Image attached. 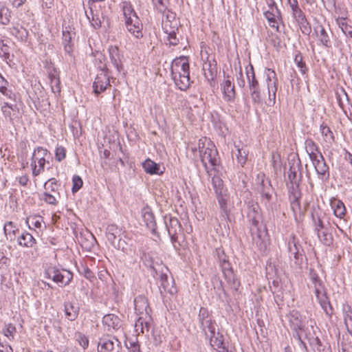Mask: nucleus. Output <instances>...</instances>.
<instances>
[{"instance_id":"obj_1","label":"nucleus","mask_w":352,"mask_h":352,"mask_svg":"<svg viewBox=\"0 0 352 352\" xmlns=\"http://www.w3.org/2000/svg\"><path fill=\"white\" fill-rule=\"evenodd\" d=\"M190 67L188 57L175 58L171 64L170 72L175 85L182 91H186L190 85Z\"/></svg>"},{"instance_id":"obj_2","label":"nucleus","mask_w":352,"mask_h":352,"mask_svg":"<svg viewBox=\"0 0 352 352\" xmlns=\"http://www.w3.org/2000/svg\"><path fill=\"white\" fill-rule=\"evenodd\" d=\"M246 77L248 82V87L252 101L255 105H261L265 104L267 101V91L261 90L258 81L256 80L254 67L250 65V68H246Z\"/></svg>"},{"instance_id":"obj_3","label":"nucleus","mask_w":352,"mask_h":352,"mask_svg":"<svg viewBox=\"0 0 352 352\" xmlns=\"http://www.w3.org/2000/svg\"><path fill=\"white\" fill-rule=\"evenodd\" d=\"M248 209V210L247 217L249 221L251 223V225L254 226L256 230V236H254L253 228H251L253 240L261 250H265L266 248V243L263 240H261V235L258 229V225L261 219L260 206L257 203L249 202Z\"/></svg>"},{"instance_id":"obj_4","label":"nucleus","mask_w":352,"mask_h":352,"mask_svg":"<svg viewBox=\"0 0 352 352\" xmlns=\"http://www.w3.org/2000/svg\"><path fill=\"white\" fill-rule=\"evenodd\" d=\"M200 159L206 172L216 170L220 164L218 151L212 142L208 141L206 150L201 151Z\"/></svg>"},{"instance_id":"obj_5","label":"nucleus","mask_w":352,"mask_h":352,"mask_svg":"<svg viewBox=\"0 0 352 352\" xmlns=\"http://www.w3.org/2000/svg\"><path fill=\"white\" fill-rule=\"evenodd\" d=\"M45 276L50 279H52L56 283L60 285V286L68 285L73 278V274L69 270H59L58 268L50 266L45 272Z\"/></svg>"},{"instance_id":"obj_6","label":"nucleus","mask_w":352,"mask_h":352,"mask_svg":"<svg viewBox=\"0 0 352 352\" xmlns=\"http://www.w3.org/2000/svg\"><path fill=\"white\" fill-rule=\"evenodd\" d=\"M164 223L174 249L179 252L181 244L178 241L177 235L182 233L180 222L177 218L170 217L168 221L165 218Z\"/></svg>"},{"instance_id":"obj_7","label":"nucleus","mask_w":352,"mask_h":352,"mask_svg":"<svg viewBox=\"0 0 352 352\" xmlns=\"http://www.w3.org/2000/svg\"><path fill=\"white\" fill-rule=\"evenodd\" d=\"M265 74L267 90V101L265 102V104L270 107L275 104L278 78L276 72L272 69H266Z\"/></svg>"},{"instance_id":"obj_8","label":"nucleus","mask_w":352,"mask_h":352,"mask_svg":"<svg viewBox=\"0 0 352 352\" xmlns=\"http://www.w3.org/2000/svg\"><path fill=\"white\" fill-rule=\"evenodd\" d=\"M257 189L261 197L266 203L271 201L273 192V188L271 181L267 178L263 173H259L256 178Z\"/></svg>"},{"instance_id":"obj_9","label":"nucleus","mask_w":352,"mask_h":352,"mask_svg":"<svg viewBox=\"0 0 352 352\" xmlns=\"http://www.w3.org/2000/svg\"><path fill=\"white\" fill-rule=\"evenodd\" d=\"M120 342L115 337L105 336L100 338L98 344V352H120Z\"/></svg>"},{"instance_id":"obj_10","label":"nucleus","mask_w":352,"mask_h":352,"mask_svg":"<svg viewBox=\"0 0 352 352\" xmlns=\"http://www.w3.org/2000/svg\"><path fill=\"white\" fill-rule=\"evenodd\" d=\"M100 73L98 74L93 83L94 94L98 96L104 91L108 86H110L109 78L107 73V68L106 65L100 66Z\"/></svg>"},{"instance_id":"obj_11","label":"nucleus","mask_w":352,"mask_h":352,"mask_svg":"<svg viewBox=\"0 0 352 352\" xmlns=\"http://www.w3.org/2000/svg\"><path fill=\"white\" fill-rule=\"evenodd\" d=\"M154 272L155 274L153 275L154 276H159L160 277V290L161 294H162L163 292L171 294L176 292V288L174 287V280L173 278H168L166 272H164L162 270H161L160 272H158V271L156 269H154Z\"/></svg>"},{"instance_id":"obj_12","label":"nucleus","mask_w":352,"mask_h":352,"mask_svg":"<svg viewBox=\"0 0 352 352\" xmlns=\"http://www.w3.org/2000/svg\"><path fill=\"white\" fill-rule=\"evenodd\" d=\"M305 319L299 311L292 310L289 315L291 328L295 331H302L305 333L309 328L305 327Z\"/></svg>"},{"instance_id":"obj_13","label":"nucleus","mask_w":352,"mask_h":352,"mask_svg":"<svg viewBox=\"0 0 352 352\" xmlns=\"http://www.w3.org/2000/svg\"><path fill=\"white\" fill-rule=\"evenodd\" d=\"M269 8L270 10L265 12L264 15L269 22V25L276 28V31L279 32L278 21L279 20L278 16L280 12L273 0L269 3Z\"/></svg>"},{"instance_id":"obj_14","label":"nucleus","mask_w":352,"mask_h":352,"mask_svg":"<svg viewBox=\"0 0 352 352\" xmlns=\"http://www.w3.org/2000/svg\"><path fill=\"white\" fill-rule=\"evenodd\" d=\"M221 89L224 100L227 102H233L236 98L235 87L229 76H227L221 84Z\"/></svg>"},{"instance_id":"obj_15","label":"nucleus","mask_w":352,"mask_h":352,"mask_svg":"<svg viewBox=\"0 0 352 352\" xmlns=\"http://www.w3.org/2000/svg\"><path fill=\"white\" fill-rule=\"evenodd\" d=\"M125 25L127 30L137 38L143 36L142 32V23L138 16L129 17L128 19L125 20Z\"/></svg>"},{"instance_id":"obj_16","label":"nucleus","mask_w":352,"mask_h":352,"mask_svg":"<svg viewBox=\"0 0 352 352\" xmlns=\"http://www.w3.org/2000/svg\"><path fill=\"white\" fill-rule=\"evenodd\" d=\"M300 184H288L289 199L293 210L300 208V199L301 198Z\"/></svg>"},{"instance_id":"obj_17","label":"nucleus","mask_w":352,"mask_h":352,"mask_svg":"<svg viewBox=\"0 0 352 352\" xmlns=\"http://www.w3.org/2000/svg\"><path fill=\"white\" fill-rule=\"evenodd\" d=\"M135 310L138 314L146 315L150 317L151 309L149 307L147 298L143 296L140 295L134 299Z\"/></svg>"},{"instance_id":"obj_18","label":"nucleus","mask_w":352,"mask_h":352,"mask_svg":"<svg viewBox=\"0 0 352 352\" xmlns=\"http://www.w3.org/2000/svg\"><path fill=\"white\" fill-rule=\"evenodd\" d=\"M305 148L311 160H316V157H320L321 160H323V155L320 153L318 146L311 138H307L305 140Z\"/></svg>"},{"instance_id":"obj_19","label":"nucleus","mask_w":352,"mask_h":352,"mask_svg":"<svg viewBox=\"0 0 352 352\" xmlns=\"http://www.w3.org/2000/svg\"><path fill=\"white\" fill-rule=\"evenodd\" d=\"M162 29L164 33L167 34L169 44L173 46L177 45L179 42V38L177 37V32H178L177 24L170 25V24L164 23L162 25Z\"/></svg>"},{"instance_id":"obj_20","label":"nucleus","mask_w":352,"mask_h":352,"mask_svg":"<svg viewBox=\"0 0 352 352\" xmlns=\"http://www.w3.org/2000/svg\"><path fill=\"white\" fill-rule=\"evenodd\" d=\"M318 237L320 242L326 245L331 246L333 243V238L331 234V226H327L324 229H321L316 231Z\"/></svg>"},{"instance_id":"obj_21","label":"nucleus","mask_w":352,"mask_h":352,"mask_svg":"<svg viewBox=\"0 0 352 352\" xmlns=\"http://www.w3.org/2000/svg\"><path fill=\"white\" fill-rule=\"evenodd\" d=\"M313 322L311 321L310 327L311 330L309 329L305 333V338L308 340L309 344L314 347H316L318 352H322L321 346H322V343L319 339V338L316 335V331L314 330V326L312 324Z\"/></svg>"},{"instance_id":"obj_22","label":"nucleus","mask_w":352,"mask_h":352,"mask_svg":"<svg viewBox=\"0 0 352 352\" xmlns=\"http://www.w3.org/2000/svg\"><path fill=\"white\" fill-rule=\"evenodd\" d=\"M300 162L298 164L290 166L288 171L289 184H300L302 181V173L300 170Z\"/></svg>"},{"instance_id":"obj_23","label":"nucleus","mask_w":352,"mask_h":352,"mask_svg":"<svg viewBox=\"0 0 352 352\" xmlns=\"http://www.w3.org/2000/svg\"><path fill=\"white\" fill-rule=\"evenodd\" d=\"M142 218L146 227L152 232V233L155 234L157 225L154 214L149 208H144L142 210Z\"/></svg>"},{"instance_id":"obj_24","label":"nucleus","mask_w":352,"mask_h":352,"mask_svg":"<svg viewBox=\"0 0 352 352\" xmlns=\"http://www.w3.org/2000/svg\"><path fill=\"white\" fill-rule=\"evenodd\" d=\"M64 311L65 316L70 321L75 320L79 314V307L73 302H65L64 303Z\"/></svg>"},{"instance_id":"obj_25","label":"nucleus","mask_w":352,"mask_h":352,"mask_svg":"<svg viewBox=\"0 0 352 352\" xmlns=\"http://www.w3.org/2000/svg\"><path fill=\"white\" fill-rule=\"evenodd\" d=\"M311 161L312 162L313 165L314 166L316 173L319 175L322 176V178L325 177L326 175L327 178L329 177V166L327 164L324 157L323 160H321L320 157H316V160Z\"/></svg>"},{"instance_id":"obj_26","label":"nucleus","mask_w":352,"mask_h":352,"mask_svg":"<svg viewBox=\"0 0 352 352\" xmlns=\"http://www.w3.org/2000/svg\"><path fill=\"white\" fill-rule=\"evenodd\" d=\"M203 70L205 77L208 80H213L217 73V62L213 59L208 60L203 64Z\"/></svg>"},{"instance_id":"obj_27","label":"nucleus","mask_w":352,"mask_h":352,"mask_svg":"<svg viewBox=\"0 0 352 352\" xmlns=\"http://www.w3.org/2000/svg\"><path fill=\"white\" fill-rule=\"evenodd\" d=\"M122 234V228L114 224L109 225L106 229V236L109 242L112 244L121 237Z\"/></svg>"},{"instance_id":"obj_28","label":"nucleus","mask_w":352,"mask_h":352,"mask_svg":"<svg viewBox=\"0 0 352 352\" xmlns=\"http://www.w3.org/2000/svg\"><path fill=\"white\" fill-rule=\"evenodd\" d=\"M289 252L290 254V257L292 256L294 258V263L298 266L301 267L303 263V254L300 251V245H298L296 243H293V245L291 243H289Z\"/></svg>"},{"instance_id":"obj_29","label":"nucleus","mask_w":352,"mask_h":352,"mask_svg":"<svg viewBox=\"0 0 352 352\" xmlns=\"http://www.w3.org/2000/svg\"><path fill=\"white\" fill-rule=\"evenodd\" d=\"M311 219L315 226V231H318L321 229H324L327 226H329L330 223L324 222V215H322V212L320 210H314L311 213Z\"/></svg>"},{"instance_id":"obj_30","label":"nucleus","mask_w":352,"mask_h":352,"mask_svg":"<svg viewBox=\"0 0 352 352\" xmlns=\"http://www.w3.org/2000/svg\"><path fill=\"white\" fill-rule=\"evenodd\" d=\"M216 197L219 205L222 217L225 219H229L230 210L228 208V196L227 193L216 195Z\"/></svg>"},{"instance_id":"obj_31","label":"nucleus","mask_w":352,"mask_h":352,"mask_svg":"<svg viewBox=\"0 0 352 352\" xmlns=\"http://www.w3.org/2000/svg\"><path fill=\"white\" fill-rule=\"evenodd\" d=\"M315 32L317 34V36L322 45L327 48L331 47V41L329 34L327 32L323 26L319 25L315 28Z\"/></svg>"},{"instance_id":"obj_32","label":"nucleus","mask_w":352,"mask_h":352,"mask_svg":"<svg viewBox=\"0 0 352 352\" xmlns=\"http://www.w3.org/2000/svg\"><path fill=\"white\" fill-rule=\"evenodd\" d=\"M102 323L109 329H118L121 327L120 318L113 314L105 315L102 318Z\"/></svg>"},{"instance_id":"obj_33","label":"nucleus","mask_w":352,"mask_h":352,"mask_svg":"<svg viewBox=\"0 0 352 352\" xmlns=\"http://www.w3.org/2000/svg\"><path fill=\"white\" fill-rule=\"evenodd\" d=\"M45 163V159H38L36 157H32V162L30 166L32 169L33 176H38L44 170Z\"/></svg>"},{"instance_id":"obj_34","label":"nucleus","mask_w":352,"mask_h":352,"mask_svg":"<svg viewBox=\"0 0 352 352\" xmlns=\"http://www.w3.org/2000/svg\"><path fill=\"white\" fill-rule=\"evenodd\" d=\"M18 244L23 247L33 248L36 243V239L28 232H23L17 239Z\"/></svg>"},{"instance_id":"obj_35","label":"nucleus","mask_w":352,"mask_h":352,"mask_svg":"<svg viewBox=\"0 0 352 352\" xmlns=\"http://www.w3.org/2000/svg\"><path fill=\"white\" fill-rule=\"evenodd\" d=\"M210 340V344L214 349L218 350L219 352L225 350L223 336L219 332L215 333L214 336L207 337Z\"/></svg>"},{"instance_id":"obj_36","label":"nucleus","mask_w":352,"mask_h":352,"mask_svg":"<svg viewBox=\"0 0 352 352\" xmlns=\"http://www.w3.org/2000/svg\"><path fill=\"white\" fill-rule=\"evenodd\" d=\"M72 35L69 31H63V45L66 54L72 55L74 43L72 42Z\"/></svg>"},{"instance_id":"obj_37","label":"nucleus","mask_w":352,"mask_h":352,"mask_svg":"<svg viewBox=\"0 0 352 352\" xmlns=\"http://www.w3.org/2000/svg\"><path fill=\"white\" fill-rule=\"evenodd\" d=\"M3 231L7 239L13 241L15 239L16 234L19 233V230L12 221H8L4 225Z\"/></svg>"},{"instance_id":"obj_38","label":"nucleus","mask_w":352,"mask_h":352,"mask_svg":"<svg viewBox=\"0 0 352 352\" xmlns=\"http://www.w3.org/2000/svg\"><path fill=\"white\" fill-rule=\"evenodd\" d=\"M17 111H19V109L16 103L5 102L1 107V111L4 117L6 119H8L10 122H12L13 120L12 116L14 113H12V112H15Z\"/></svg>"},{"instance_id":"obj_39","label":"nucleus","mask_w":352,"mask_h":352,"mask_svg":"<svg viewBox=\"0 0 352 352\" xmlns=\"http://www.w3.org/2000/svg\"><path fill=\"white\" fill-rule=\"evenodd\" d=\"M142 166L145 172L151 175H162L163 173V171L160 170V165L150 159L146 160L143 162Z\"/></svg>"},{"instance_id":"obj_40","label":"nucleus","mask_w":352,"mask_h":352,"mask_svg":"<svg viewBox=\"0 0 352 352\" xmlns=\"http://www.w3.org/2000/svg\"><path fill=\"white\" fill-rule=\"evenodd\" d=\"M109 58L112 64L115 66L118 72L120 71L121 65L119 55V50L116 46H110L109 47Z\"/></svg>"},{"instance_id":"obj_41","label":"nucleus","mask_w":352,"mask_h":352,"mask_svg":"<svg viewBox=\"0 0 352 352\" xmlns=\"http://www.w3.org/2000/svg\"><path fill=\"white\" fill-rule=\"evenodd\" d=\"M325 314L331 317L333 313V309L331 305L327 294H323L318 299H317Z\"/></svg>"},{"instance_id":"obj_42","label":"nucleus","mask_w":352,"mask_h":352,"mask_svg":"<svg viewBox=\"0 0 352 352\" xmlns=\"http://www.w3.org/2000/svg\"><path fill=\"white\" fill-rule=\"evenodd\" d=\"M235 148H236V153H235V155L236 157L237 162L241 166H243L247 162L249 151L246 146H242L240 148L239 145H236Z\"/></svg>"},{"instance_id":"obj_43","label":"nucleus","mask_w":352,"mask_h":352,"mask_svg":"<svg viewBox=\"0 0 352 352\" xmlns=\"http://www.w3.org/2000/svg\"><path fill=\"white\" fill-rule=\"evenodd\" d=\"M215 327L216 322L213 318L212 319H210V320L205 322V323L200 326L202 331L204 332L206 338L209 336L212 337L215 335Z\"/></svg>"},{"instance_id":"obj_44","label":"nucleus","mask_w":352,"mask_h":352,"mask_svg":"<svg viewBox=\"0 0 352 352\" xmlns=\"http://www.w3.org/2000/svg\"><path fill=\"white\" fill-rule=\"evenodd\" d=\"M212 184L216 195L227 193V190L223 186V182L219 176L214 175L212 177Z\"/></svg>"},{"instance_id":"obj_45","label":"nucleus","mask_w":352,"mask_h":352,"mask_svg":"<svg viewBox=\"0 0 352 352\" xmlns=\"http://www.w3.org/2000/svg\"><path fill=\"white\" fill-rule=\"evenodd\" d=\"M295 21L298 23L302 33L305 35H309L311 32V25L307 21L305 14L295 19Z\"/></svg>"},{"instance_id":"obj_46","label":"nucleus","mask_w":352,"mask_h":352,"mask_svg":"<svg viewBox=\"0 0 352 352\" xmlns=\"http://www.w3.org/2000/svg\"><path fill=\"white\" fill-rule=\"evenodd\" d=\"M0 56L8 64L12 61L10 56V47L3 40H0Z\"/></svg>"},{"instance_id":"obj_47","label":"nucleus","mask_w":352,"mask_h":352,"mask_svg":"<svg viewBox=\"0 0 352 352\" xmlns=\"http://www.w3.org/2000/svg\"><path fill=\"white\" fill-rule=\"evenodd\" d=\"M320 129L324 140L327 143L331 144L334 142V135L330 128L322 123L320 124Z\"/></svg>"},{"instance_id":"obj_48","label":"nucleus","mask_w":352,"mask_h":352,"mask_svg":"<svg viewBox=\"0 0 352 352\" xmlns=\"http://www.w3.org/2000/svg\"><path fill=\"white\" fill-rule=\"evenodd\" d=\"M287 2L292 10V16L294 19L305 15L304 12L298 5V0H287Z\"/></svg>"},{"instance_id":"obj_49","label":"nucleus","mask_w":352,"mask_h":352,"mask_svg":"<svg viewBox=\"0 0 352 352\" xmlns=\"http://www.w3.org/2000/svg\"><path fill=\"white\" fill-rule=\"evenodd\" d=\"M12 34L15 36L20 41H25L28 38V32L27 30L23 27H16L12 30Z\"/></svg>"},{"instance_id":"obj_50","label":"nucleus","mask_w":352,"mask_h":352,"mask_svg":"<svg viewBox=\"0 0 352 352\" xmlns=\"http://www.w3.org/2000/svg\"><path fill=\"white\" fill-rule=\"evenodd\" d=\"M332 207L333 208L334 214L336 217L342 218L345 214L346 209L342 201H338L336 203H333Z\"/></svg>"},{"instance_id":"obj_51","label":"nucleus","mask_w":352,"mask_h":352,"mask_svg":"<svg viewBox=\"0 0 352 352\" xmlns=\"http://www.w3.org/2000/svg\"><path fill=\"white\" fill-rule=\"evenodd\" d=\"M212 318L207 308L203 307L200 308L198 315L200 326Z\"/></svg>"},{"instance_id":"obj_52","label":"nucleus","mask_w":352,"mask_h":352,"mask_svg":"<svg viewBox=\"0 0 352 352\" xmlns=\"http://www.w3.org/2000/svg\"><path fill=\"white\" fill-rule=\"evenodd\" d=\"M122 10L125 20L128 19L129 17L132 18L134 16H138L136 12L134 11L130 3H124L122 7Z\"/></svg>"},{"instance_id":"obj_53","label":"nucleus","mask_w":352,"mask_h":352,"mask_svg":"<svg viewBox=\"0 0 352 352\" xmlns=\"http://www.w3.org/2000/svg\"><path fill=\"white\" fill-rule=\"evenodd\" d=\"M294 62L298 67L300 68V72L302 74H305L307 71V68L306 67L305 63L303 61L302 56L300 53H298L296 55Z\"/></svg>"},{"instance_id":"obj_54","label":"nucleus","mask_w":352,"mask_h":352,"mask_svg":"<svg viewBox=\"0 0 352 352\" xmlns=\"http://www.w3.org/2000/svg\"><path fill=\"white\" fill-rule=\"evenodd\" d=\"M223 274L224 278H230L231 273L233 272L232 268L228 260L219 264Z\"/></svg>"},{"instance_id":"obj_55","label":"nucleus","mask_w":352,"mask_h":352,"mask_svg":"<svg viewBox=\"0 0 352 352\" xmlns=\"http://www.w3.org/2000/svg\"><path fill=\"white\" fill-rule=\"evenodd\" d=\"M225 279L227 280L228 285L232 289H234L235 291H238L241 283L240 281L236 278L234 272L231 273L230 278H225Z\"/></svg>"},{"instance_id":"obj_56","label":"nucleus","mask_w":352,"mask_h":352,"mask_svg":"<svg viewBox=\"0 0 352 352\" xmlns=\"http://www.w3.org/2000/svg\"><path fill=\"white\" fill-rule=\"evenodd\" d=\"M76 339L79 343V344L83 348L87 349L89 346V340L88 338L82 334V333L78 332L75 335Z\"/></svg>"},{"instance_id":"obj_57","label":"nucleus","mask_w":352,"mask_h":352,"mask_svg":"<svg viewBox=\"0 0 352 352\" xmlns=\"http://www.w3.org/2000/svg\"><path fill=\"white\" fill-rule=\"evenodd\" d=\"M164 15H165L166 21L165 22H163L162 25L164 23H168V24H170V25H174L175 24H177L176 21H175L176 14L175 12H173L166 8V10Z\"/></svg>"},{"instance_id":"obj_58","label":"nucleus","mask_w":352,"mask_h":352,"mask_svg":"<svg viewBox=\"0 0 352 352\" xmlns=\"http://www.w3.org/2000/svg\"><path fill=\"white\" fill-rule=\"evenodd\" d=\"M73 186L72 188V192L75 193L78 192L82 186V179L78 175H74L72 178Z\"/></svg>"},{"instance_id":"obj_59","label":"nucleus","mask_w":352,"mask_h":352,"mask_svg":"<svg viewBox=\"0 0 352 352\" xmlns=\"http://www.w3.org/2000/svg\"><path fill=\"white\" fill-rule=\"evenodd\" d=\"M66 157V149L62 146H58L55 151V158L58 162L63 161Z\"/></svg>"},{"instance_id":"obj_60","label":"nucleus","mask_w":352,"mask_h":352,"mask_svg":"<svg viewBox=\"0 0 352 352\" xmlns=\"http://www.w3.org/2000/svg\"><path fill=\"white\" fill-rule=\"evenodd\" d=\"M47 154L48 151L47 149L43 148L41 146H38L34 149L32 157H36L38 159H45V157Z\"/></svg>"},{"instance_id":"obj_61","label":"nucleus","mask_w":352,"mask_h":352,"mask_svg":"<svg viewBox=\"0 0 352 352\" xmlns=\"http://www.w3.org/2000/svg\"><path fill=\"white\" fill-rule=\"evenodd\" d=\"M309 278L314 286L323 284L318 274L313 268L309 269Z\"/></svg>"},{"instance_id":"obj_62","label":"nucleus","mask_w":352,"mask_h":352,"mask_svg":"<svg viewBox=\"0 0 352 352\" xmlns=\"http://www.w3.org/2000/svg\"><path fill=\"white\" fill-rule=\"evenodd\" d=\"M271 291L274 296V300L276 303L279 306L280 302L283 301V292L282 289H273L272 287L270 286Z\"/></svg>"},{"instance_id":"obj_63","label":"nucleus","mask_w":352,"mask_h":352,"mask_svg":"<svg viewBox=\"0 0 352 352\" xmlns=\"http://www.w3.org/2000/svg\"><path fill=\"white\" fill-rule=\"evenodd\" d=\"M166 1V0H152V2L156 9L163 14H164L166 10V5L165 3Z\"/></svg>"},{"instance_id":"obj_64","label":"nucleus","mask_w":352,"mask_h":352,"mask_svg":"<svg viewBox=\"0 0 352 352\" xmlns=\"http://www.w3.org/2000/svg\"><path fill=\"white\" fill-rule=\"evenodd\" d=\"M115 248L118 250H121L123 252H126L128 250V245L125 241L119 238L114 243L111 244Z\"/></svg>"}]
</instances>
